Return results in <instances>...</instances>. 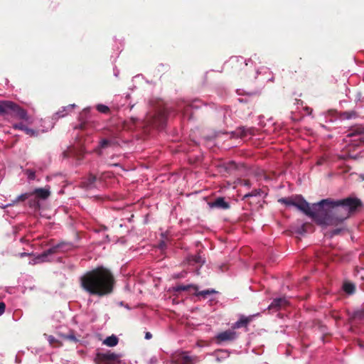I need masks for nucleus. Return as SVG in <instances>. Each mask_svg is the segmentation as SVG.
Returning a JSON list of instances; mask_svg holds the SVG:
<instances>
[{
    "label": "nucleus",
    "mask_w": 364,
    "mask_h": 364,
    "mask_svg": "<svg viewBox=\"0 0 364 364\" xmlns=\"http://www.w3.org/2000/svg\"><path fill=\"white\" fill-rule=\"evenodd\" d=\"M25 174L28 181H33L36 178V171L33 169H26Z\"/></svg>",
    "instance_id": "nucleus-30"
},
{
    "label": "nucleus",
    "mask_w": 364,
    "mask_h": 364,
    "mask_svg": "<svg viewBox=\"0 0 364 364\" xmlns=\"http://www.w3.org/2000/svg\"><path fill=\"white\" fill-rule=\"evenodd\" d=\"M343 230H344V228H338L333 229V230H331L330 232V237H332L335 235H339Z\"/></svg>",
    "instance_id": "nucleus-34"
},
{
    "label": "nucleus",
    "mask_w": 364,
    "mask_h": 364,
    "mask_svg": "<svg viewBox=\"0 0 364 364\" xmlns=\"http://www.w3.org/2000/svg\"><path fill=\"white\" fill-rule=\"evenodd\" d=\"M193 287H194L196 289H198V287L194 286L193 284H186V285L178 284V285L172 287L171 291L173 292L178 293V292H180L182 291H188L191 288H193Z\"/></svg>",
    "instance_id": "nucleus-18"
},
{
    "label": "nucleus",
    "mask_w": 364,
    "mask_h": 364,
    "mask_svg": "<svg viewBox=\"0 0 364 364\" xmlns=\"http://www.w3.org/2000/svg\"><path fill=\"white\" fill-rule=\"evenodd\" d=\"M279 202L286 205L287 206H294V199L290 198H282L279 199Z\"/></svg>",
    "instance_id": "nucleus-27"
},
{
    "label": "nucleus",
    "mask_w": 364,
    "mask_h": 364,
    "mask_svg": "<svg viewBox=\"0 0 364 364\" xmlns=\"http://www.w3.org/2000/svg\"><path fill=\"white\" fill-rule=\"evenodd\" d=\"M32 258L29 261L30 264H36L39 263H43L46 262H48L50 259L46 258V255L41 252V254L31 255Z\"/></svg>",
    "instance_id": "nucleus-15"
},
{
    "label": "nucleus",
    "mask_w": 364,
    "mask_h": 364,
    "mask_svg": "<svg viewBox=\"0 0 364 364\" xmlns=\"http://www.w3.org/2000/svg\"><path fill=\"white\" fill-rule=\"evenodd\" d=\"M343 290L346 293L351 294L354 292L355 286L351 283H346L343 285Z\"/></svg>",
    "instance_id": "nucleus-29"
},
{
    "label": "nucleus",
    "mask_w": 364,
    "mask_h": 364,
    "mask_svg": "<svg viewBox=\"0 0 364 364\" xmlns=\"http://www.w3.org/2000/svg\"><path fill=\"white\" fill-rule=\"evenodd\" d=\"M5 309H6L5 304L4 302L1 301L0 302V316H1L4 313Z\"/></svg>",
    "instance_id": "nucleus-37"
},
{
    "label": "nucleus",
    "mask_w": 364,
    "mask_h": 364,
    "mask_svg": "<svg viewBox=\"0 0 364 364\" xmlns=\"http://www.w3.org/2000/svg\"><path fill=\"white\" fill-rule=\"evenodd\" d=\"M189 262L203 264L205 262V259L200 255H196L189 257Z\"/></svg>",
    "instance_id": "nucleus-24"
},
{
    "label": "nucleus",
    "mask_w": 364,
    "mask_h": 364,
    "mask_svg": "<svg viewBox=\"0 0 364 364\" xmlns=\"http://www.w3.org/2000/svg\"><path fill=\"white\" fill-rule=\"evenodd\" d=\"M208 204L211 209L228 210L230 207L229 202L226 201L223 197H218Z\"/></svg>",
    "instance_id": "nucleus-8"
},
{
    "label": "nucleus",
    "mask_w": 364,
    "mask_h": 364,
    "mask_svg": "<svg viewBox=\"0 0 364 364\" xmlns=\"http://www.w3.org/2000/svg\"><path fill=\"white\" fill-rule=\"evenodd\" d=\"M262 193H263V191L261 189H259V188L254 189L252 191L246 193L244 196L243 199H245L247 198H251V197L261 196Z\"/></svg>",
    "instance_id": "nucleus-26"
},
{
    "label": "nucleus",
    "mask_w": 364,
    "mask_h": 364,
    "mask_svg": "<svg viewBox=\"0 0 364 364\" xmlns=\"http://www.w3.org/2000/svg\"><path fill=\"white\" fill-rule=\"evenodd\" d=\"M259 313L256 314L250 315L248 316H245L244 315H241L239 319L232 324V328H240L242 327H246L248 323L252 321L255 316H259Z\"/></svg>",
    "instance_id": "nucleus-9"
},
{
    "label": "nucleus",
    "mask_w": 364,
    "mask_h": 364,
    "mask_svg": "<svg viewBox=\"0 0 364 364\" xmlns=\"http://www.w3.org/2000/svg\"><path fill=\"white\" fill-rule=\"evenodd\" d=\"M228 355H227V354L223 355L224 358L228 357Z\"/></svg>",
    "instance_id": "nucleus-51"
},
{
    "label": "nucleus",
    "mask_w": 364,
    "mask_h": 364,
    "mask_svg": "<svg viewBox=\"0 0 364 364\" xmlns=\"http://www.w3.org/2000/svg\"><path fill=\"white\" fill-rule=\"evenodd\" d=\"M118 342V338L114 335H112L110 336L107 337L105 340L103 341V343L109 347H114L117 345Z\"/></svg>",
    "instance_id": "nucleus-21"
},
{
    "label": "nucleus",
    "mask_w": 364,
    "mask_h": 364,
    "mask_svg": "<svg viewBox=\"0 0 364 364\" xmlns=\"http://www.w3.org/2000/svg\"><path fill=\"white\" fill-rule=\"evenodd\" d=\"M363 179H364V176H363Z\"/></svg>",
    "instance_id": "nucleus-55"
},
{
    "label": "nucleus",
    "mask_w": 364,
    "mask_h": 364,
    "mask_svg": "<svg viewBox=\"0 0 364 364\" xmlns=\"http://www.w3.org/2000/svg\"><path fill=\"white\" fill-rule=\"evenodd\" d=\"M255 129L253 127H240L237 136L246 137L254 134Z\"/></svg>",
    "instance_id": "nucleus-16"
},
{
    "label": "nucleus",
    "mask_w": 364,
    "mask_h": 364,
    "mask_svg": "<svg viewBox=\"0 0 364 364\" xmlns=\"http://www.w3.org/2000/svg\"><path fill=\"white\" fill-rule=\"evenodd\" d=\"M237 338V333L233 330H227L220 333H218L215 336V338L218 343L232 341Z\"/></svg>",
    "instance_id": "nucleus-7"
},
{
    "label": "nucleus",
    "mask_w": 364,
    "mask_h": 364,
    "mask_svg": "<svg viewBox=\"0 0 364 364\" xmlns=\"http://www.w3.org/2000/svg\"><path fill=\"white\" fill-rule=\"evenodd\" d=\"M217 291L215 289H205L200 291H198L196 293V296H202L204 298H205L208 295L211 294H216Z\"/></svg>",
    "instance_id": "nucleus-28"
},
{
    "label": "nucleus",
    "mask_w": 364,
    "mask_h": 364,
    "mask_svg": "<svg viewBox=\"0 0 364 364\" xmlns=\"http://www.w3.org/2000/svg\"><path fill=\"white\" fill-rule=\"evenodd\" d=\"M144 338L146 340H149L152 338V334L150 332H146Z\"/></svg>",
    "instance_id": "nucleus-42"
},
{
    "label": "nucleus",
    "mask_w": 364,
    "mask_h": 364,
    "mask_svg": "<svg viewBox=\"0 0 364 364\" xmlns=\"http://www.w3.org/2000/svg\"><path fill=\"white\" fill-rule=\"evenodd\" d=\"M16 363H20V361H18V358H17V356L16 357Z\"/></svg>",
    "instance_id": "nucleus-48"
},
{
    "label": "nucleus",
    "mask_w": 364,
    "mask_h": 364,
    "mask_svg": "<svg viewBox=\"0 0 364 364\" xmlns=\"http://www.w3.org/2000/svg\"><path fill=\"white\" fill-rule=\"evenodd\" d=\"M194 358L189 356L186 353H183L181 357L178 359V364H194Z\"/></svg>",
    "instance_id": "nucleus-23"
},
{
    "label": "nucleus",
    "mask_w": 364,
    "mask_h": 364,
    "mask_svg": "<svg viewBox=\"0 0 364 364\" xmlns=\"http://www.w3.org/2000/svg\"><path fill=\"white\" fill-rule=\"evenodd\" d=\"M269 80L273 81V77L269 78Z\"/></svg>",
    "instance_id": "nucleus-52"
},
{
    "label": "nucleus",
    "mask_w": 364,
    "mask_h": 364,
    "mask_svg": "<svg viewBox=\"0 0 364 364\" xmlns=\"http://www.w3.org/2000/svg\"><path fill=\"white\" fill-rule=\"evenodd\" d=\"M252 63V59L245 60L241 56H235L230 58L228 64L232 66L235 70H242L243 68Z\"/></svg>",
    "instance_id": "nucleus-4"
},
{
    "label": "nucleus",
    "mask_w": 364,
    "mask_h": 364,
    "mask_svg": "<svg viewBox=\"0 0 364 364\" xmlns=\"http://www.w3.org/2000/svg\"><path fill=\"white\" fill-rule=\"evenodd\" d=\"M362 205L357 198H346L340 200L323 199L309 206V203L301 196L294 198V207L311 218L318 225L323 227L337 225L348 218Z\"/></svg>",
    "instance_id": "nucleus-1"
},
{
    "label": "nucleus",
    "mask_w": 364,
    "mask_h": 364,
    "mask_svg": "<svg viewBox=\"0 0 364 364\" xmlns=\"http://www.w3.org/2000/svg\"><path fill=\"white\" fill-rule=\"evenodd\" d=\"M4 204L2 202H0V205Z\"/></svg>",
    "instance_id": "nucleus-54"
},
{
    "label": "nucleus",
    "mask_w": 364,
    "mask_h": 364,
    "mask_svg": "<svg viewBox=\"0 0 364 364\" xmlns=\"http://www.w3.org/2000/svg\"><path fill=\"white\" fill-rule=\"evenodd\" d=\"M286 299L285 298H276L274 299L273 301L271 302V304L268 306V309H278L283 304L286 303Z\"/></svg>",
    "instance_id": "nucleus-17"
},
{
    "label": "nucleus",
    "mask_w": 364,
    "mask_h": 364,
    "mask_svg": "<svg viewBox=\"0 0 364 364\" xmlns=\"http://www.w3.org/2000/svg\"><path fill=\"white\" fill-rule=\"evenodd\" d=\"M115 279L112 272L103 266L86 272L80 277L82 289L90 296L99 298L107 296L113 292Z\"/></svg>",
    "instance_id": "nucleus-2"
},
{
    "label": "nucleus",
    "mask_w": 364,
    "mask_h": 364,
    "mask_svg": "<svg viewBox=\"0 0 364 364\" xmlns=\"http://www.w3.org/2000/svg\"><path fill=\"white\" fill-rule=\"evenodd\" d=\"M237 95H242V93H241V90H237Z\"/></svg>",
    "instance_id": "nucleus-46"
},
{
    "label": "nucleus",
    "mask_w": 364,
    "mask_h": 364,
    "mask_svg": "<svg viewBox=\"0 0 364 364\" xmlns=\"http://www.w3.org/2000/svg\"><path fill=\"white\" fill-rule=\"evenodd\" d=\"M357 117L356 112L351 110V111H346L343 112L341 114V117L343 119H355Z\"/></svg>",
    "instance_id": "nucleus-25"
},
{
    "label": "nucleus",
    "mask_w": 364,
    "mask_h": 364,
    "mask_svg": "<svg viewBox=\"0 0 364 364\" xmlns=\"http://www.w3.org/2000/svg\"><path fill=\"white\" fill-rule=\"evenodd\" d=\"M168 118V113L166 110H164L163 112H159L156 114L154 116L151 124L154 127H156V128L159 129H163L166 123V120Z\"/></svg>",
    "instance_id": "nucleus-6"
},
{
    "label": "nucleus",
    "mask_w": 364,
    "mask_h": 364,
    "mask_svg": "<svg viewBox=\"0 0 364 364\" xmlns=\"http://www.w3.org/2000/svg\"><path fill=\"white\" fill-rule=\"evenodd\" d=\"M106 239H107L108 241H109V235H107V236H106Z\"/></svg>",
    "instance_id": "nucleus-49"
},
{
    "label": "nucleus",
    "mask_w": 364,
    "mask_h": 364,
    "mask_svg": "<svg viewBox=\"0 0 364 364\" xmlns=\"http://www.w3.org/2000/svg\"><path fill=\"white\" fill-rule=\"evenodd\" d=\"M96 177L93 175H90L88 178L82 182V186L86 189H92L95 187Z\"/></svg>",
    "instance_id": "nucleus-19"
},
{
    "label": "nucleus",
    "mask_w": 364,
    "mask_h": 364,
    "mask_svg": "<svg viewBox=\"0 0 364 364\" xmlns=\"http://www.w3.org/2000/svg\"><path fill=\"white\" fill-rule=\"evenodd\" d=\"M360 348H364V346H363V344H361V343H360Z\"/></svg>",
    "instance_id": "nucleus-50"
},
{
    "label": "nucleus",
    "mask_w": 364,
    "mask_h": 364,
    "mask_svg": "<svg viewBox=\"0 0 364 364\" xmlns=\"http://www.w3.org/2000/svg\"><path fill=\"white\" fill-rule=\"evenodd\" d=\"M48 341L50 343V344H52V343H53L56 341V339H55V338L54 336H49L48 338Z\"/></svg>",
    "instance_id": "nucleus-40"
},
{
    "label": "nucleus",
    "mask_w": 364,
    "mask_h": 364,
    "mask_svg": "<svg viewBox=\"0 0 364 364\" xmlns=\"http://www.w3.org/2000/svg\"><path fill=\"white\" fill-rule=\"evenodd\" d=\"M58 247H59L58 243H57V244L53 245L52 247H50V248H48V250L43 251V253L46 255V258L49 259L48 258L49 256L60 253V249Z\"/></svg>",
    "instance_id": "nucleus-20"
},
{
    "label": "nucleus",
    "mask_w": 364,
    "mask_h": 364,
    "mask_svg": "<svg viewBox=\"0 0 364 364\" xmlns=\"http://www.w3.org/2000/svg\"><path fill=\"white\" fill-rule=\"evenodd\" d=\"M242 185L245 186H247V187H250V183L249 181L247 180H245L243 182H242Z\"/></svg>",
    "instance_id": "nucleus-44"
},
{
    "label": "nucleus",
    "mask_w": 364,
    "mask_h": 364,
    "mask_svg": "<svg viewBox=\"0 0 364 364\" xmlns=\"http://www.w3.org/2000/svg\"><path fill=\"white\" fill-rule=\"evenodd\" d=\"M96 109L101 113H107L109 112V107L107 105L99 104L97 105Z\"/></svg>",
    "instance_id": "nucleus-31"
},
{
    "label": "nucleus",
    "mask_w": 364,
    "mask_h": 364,
    "mask_svg": "<svg viewBox=\"0 0 364 364\" xmlns=\"http://www.w3.org/2000/svg\"><path fill=\"white\" fill-rule=\"evenodd\" d=\"M75 104H70L68 106L62 107L60 109L54 114L55 119H59L67 116L75 107Z\"/></svg>",
    "instance_id": "nucleus-12"
},
{
    "label": "nucleus",
    "mask_w": 364,
    "mask_h": 364,
    "mask_svg": "<svg viewBox=\"0 0 364 364\" xmlns=\"http://www.w3.org/2000/svg\"><path fill=\"white\" fill-rule=\"evenodd\" d=\"M18 255H19L20 257H24L26 256H29L30 257V256L33 255V253L21 252V253H19Z\"/></svg>",
    "instance_id": "nucleus-41"
},
{
    "label": "nucleus",
    "mask_w": 364,
    "mask_h": 364,
    "mask_svg": "<svg viewBox=\"0 0 364 364\" xmlns=\"http://www.w3.org/2000/svg\"><path fill=\"white\" fill-rule=\"evenodd\" d=\"M58 245L60 253L70 252L77 248V245L72 242L60 241L58 242Z\"/></svg>",
    "instance_id": "nucleus-13"
},
{
    "label": "nucleus",
    "mask_w": 364,
    "mask_h": 364,
    "mask_svg": "<svg viewBox=\"0 0 364 364\" xmlns=\"http://www.w3.org/2000/svg\"><path fill=\"white\" fill-rule=\"evenodd\" d=\"M31 196H32L31 192L22 193V194L19 195L18 197H16L15 199L12 200L10 203L0 205V207L1 208H6L7 207L14 205V204H16L18 202L24 201V200L30 198Z\"/></svg>",
    "instance_id": "nucleus-11"
},
{
    "label": "nucleus",
    "mask_w": 364,
    "mask_h": 364,
    "mask_svg": "<svg viewBox=\"0 0 364 364\" xmlns=\"http://www.w3.org/2000/svg\"><path fill=\"white\" fill-rule=\"evenodd\" d=\"M158 247L161 250H164L166 248V241L161 240L158 245Z\"/></svg>",
    "instance_id": "nucleus-36"
},
{
    "label": "nucleus",
    "mask_w": 364,
    "mask_h": 364,
    "mask_svg": "<svg viewBox=\"0 0 364 364\" xmlns=\"http://www.w3.org/2000/svg\"><path fill=\"white\" fill-rule=\"evenodd\" d=\"M198 107L194 105L193 103H188L187 102H183L178 105L177 110L179 112H181L183 115H186L189 114V111L191 108Z\"/></svg>",
    "instance_id": "nucleus-14"
},
{
    "label": "nucleus",
    "mask_w": 364,
    "mask_h": 364,
    "mask_svg": "<svg viewBox=\"0 0 364 364\" xmlns=\"http://www.w3.org/2000/svg\"><path fill=\"white\" fill-rule=\"evenodd\" d=\"M161 237L162 240H164L165 241L168 240V233L167 232H162L161 234Z\"/></svg>",
    "instance_id": "nucleus-39"
},
{
    "label": "nucleus",
    "mask_w": 364,
    "mask_h": 364,
    "mask_svg": "<svg viewBox=\"0 0 364 364\" xmlns=\"http://www.w3.org/2000/svg\"><path fill=\"white\" fill-rule=\"evenodd\" d=\"M31 193L32 196L35 194L37 198L46 200L50 195V186L35 188Z\"/></svg>",
    "instance_id": "nucleus-10"
},
{
    "label": "nucleus",
    "mask_w": 364,
    "mask_h": 364,
    "mask_svg": "<svg viewBox=\"0 0 364 364\" xmlns=\"http://www.w3.org/2000/svg\"><path fill=\"white\" fill-rule=\"evenodd\" d=\"M11 114H14L18 118L26 122L29 119L27 111L21 108L16 103L11 101H0V115Z\"/></svg>",
    "instance_id": "nucleus-3"
},
{
    "label": "nucleus",
    "mask_w": 364,
    "mask_h": 364,
    "mask_svg": "<svg viewBox=\"0 0 364 364\" xmlns=\"http://www.w3.org/2000/svg\"><path fill=\"white\" fill-rule=\"evenodd\" d=\"M256 73H257V75H258L259 74H260V71L257 70V71H256Z\"/></svg>",
    "instance_id": "nucleus-47"
},
{
    "label": "nucleus",
    "mask_w": 364,
    "mask_h": 364,
    "mask_svg": "<svg viewBox=\"0 0 364 364\" xmlns=\"http://www.w3.org/2000/svg\"><path fill=\"white\" fill-rule=\"evenodd\" d=\"M225 134H230V137H234V136H235V135L236 134H235V132H230V133L225 132Z\"/></svg>",
    "instance_id": "nucleus-45"
},
{
    "label": "nucleus",
    "mask_w": 364,
    "mask_h": 364,
    "mask_svg": "<svg viewBox=\"0 0 364 364\" xmlns=\"http://www.w3.org/2000/svg\"><path fill=\"white\" fill-rule=\"evenodd\" d=\"M27 126H26L25 124H23L22 122H20V123H15L12 125V127L13 129H18V130H21L23 132H24L26 127Z\"/></svg>",
    "instance_id": "nucleus-33"
},
{
    "label": "nucleus",
    "mask_w": 364,
    "mask_h": 364,
    "mask_svg": "<svg viewBox=\"0 0 364 364\" xmlns=\"http://www.w3.org/2000/svg\"><path fill=\"white\" fill-rule=\"evenodd\" d=\"M121 356V354L111 351L102 353L100 355L102 360L109 363V364H125V363L120 359Z\"/></svg>",
    "instance_id": "nucleus-5"
},
{
    "label": "nucleus",
    "mask_w": 364,
    "mask_h": 364,
    "mask_svg": "<svg viewBox=\"0 0 364 364\" xmlns=\"http://www.w3.org/2000/svg\"><path fill=\"white\" fill-rule=\"evenodd\" d=\"M65 338L75 343L78 341V339L75 337L73 333H70L65 335Z\"/></svg>",
    "instance_id": "nucleus-35"
},
{
    "label": "nucleus",
    "mask_w": 364,
    "mask_h": 364,
    "mask_svg": "<svg viewBox=\"0 0 364 364\" xmlns=\"http://www.w3.org/2000/svg\"><path fill=\"white\" fill-rule=\"evenodd\" d=\"M24 132L31 136H38V131L31 129L28 127H26Z\"/></svg>",
    "instance_id": "nucleus-32"
},
{
    "label": "nucleus",
    "mask_w": 364,
    "mask_h": 364,
    "mask_svg": "<svg viewBox=\"0 0 364 364\" xmlns=\"http://www.w3.org/2000/svg\"><path fill=\"white\" fill-rule=\"evenodd\" d=\"M158 362V359L156 356L151 357L149 360L148 363L149 364H156Z\"/></svg>",
    "instance_id": "nucleus-38"
},
{
    "label": "nucleus",
    "mask_w": 364,
    "mask_h": 364,
    "mask_svg": "<svg viewBox=\"0 0 364 364\" xmlns=\"http://www.w3.org/2000/svg\"><path fill=\"white\" fill-rule=\"evenodd\" d=\"M30 206H32V202L30 201Z\"/></svg>",
    "instance_id": "nucleus-53"
},
{
    "label": "nucleus",
    "mask_w": 364,
    "mask_h": 364,
    "mask_svg": "<svg viewBox=\"0 0 364 364\" xmlns=\"http://www.w3.org/2000/svg\"><path fill=\"white\" fill-rule=\"evenodd\" d=\"M117 144L115 139H102L99 142V146L102 149L114 146Z\"/></svg>",
    "instance_id": "nucleus-22"
},
{
    "label": "nucleus",
    "mask_w": 364,
    "mask_h": 364,
    "mask_svg": "<svg viewBox=\"0 0 364 364\" xmlns=\"http://www.w3.org/2000/svg\"><path fill=\"white\" fill-rule=\"evenodd\" d=\"M237 100L240 103H247L248 102L247 98H238Z\"/></svg>",
    "instance_id": "nucleus-43"
}]
</instances>
